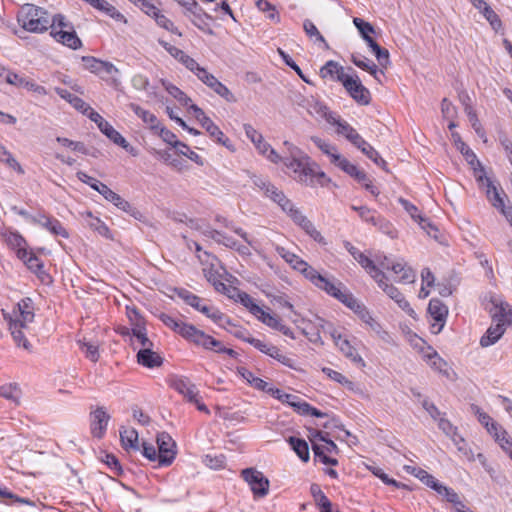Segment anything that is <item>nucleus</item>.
I'll use <instances>...</instances> for the list:
<instances>
[{
    "instance_id": "f257e3e1",
    "label": "nucleus",
    "mask_w": 512,
    "mask_h": 512,
    "mask_svg": "<svg viewBox=\"0 0 512 512\" xmlns=\"http://www.w3.org/2000/svg\"><path fill=\"white\" fill-rule=\"evenodd\" d=\"M284 145L288 147L290 156L285 157L283 162L293 172L295 180L311 187L326 184L328 179L325 173L319 169L316 163L311 161L309 156L288 141H285Z\"/></svg>"
},
{
    "instance_id": "f03ea898",
    "label": "nucleus",
    "mask_w": 512,
    "mask_h": 512,
    "mask_svg": "<svg viewBox=\"0 0 512 512\" xmlns=\"http://www.w3.org/2000/svg\"><path fill=\"white\" fill-rule=\"evenodd\" d=\"M2 315L8 321V330L14 344L30 352L32 345L26 333L29 330V324L34 321L35 317L32 299L28 297L21 299L10 314H5L2 309Z\"/></svg>"
},
{
    "instance_id": "7ed1b4c3",
    "label": "nucleus",
    "mask_w": 512,
    "mask_h": 512,
    "mask_svg": "<svg viewBox=\"0 0 512 512\" xmlns=\"http://www.w3.org/2000/svg\"><path fill=\"white\" fill-rule=\"evenodd\" d=\"M17 19L23 29L32 33H43L50 27L48 11L30 3L21 6Z\"/></svg>"
},
{
    "instance_id": "20e7f679",
    "label": "nucleus",
    "mask_w": 512,
    "mask_h": 512,
    "mask_svg": "<svg viewBox=\"0 0 512 512\" xmlns=\"http://www.w3.org/2000/svg\"><path fill=\"white\" fill-rule=\"evenodd\" d=\"M176 333L182 336L187 341L202 346L206 349H211L220 353H227L229 355L234 354V351L232 349L222 347L220 341L214 339L210 335H207L202 330H199L192 324H188L181 321Z\"/></svg>"
},
{
    "instance_id": "39448f33",
    "label": "nucleus",
    "mask_w": 512,
    "mask_h": 512,
    "mask_svg": "<svg viewBox=\"0 0 512 512\" xmlns=\"http://www.w3.org/2000/svg\"><path fill=\"white\" fill-rule=\"evenodd\" d=\"M277 204L281 207V209L286 212L291 219L299 225L309 236H311L315 241L321 243L324 241L321 233L315 228L313 223L307 219L305 215L302 214L297 208L294 207V204L284 195V201H278Z\"/></svg>"
},
{
    "instance_id": "423d86ee",
    "label": "nucleus",
    "mask_w": 512,
    "mask_h": 512,
    "mask_svg": "<svg viewBox=\"0 0 512 512\" xmlns=\"http://www.w3.org/2000/svg\"><path fill=\"white\" fill-rule=\"evenodd\" d=\"M499 319L495 325H491L486 333L480 339L482 347H488L495 344L505 332V327L510 323L512 312L508 304H501L499 308Z\"/></svg>"
},
{
    "instance_id": "0eeeda50",
    "label": "nucleus",
    "mask_w": 512,
    "mask_h": 512,
    "mask_svg": "<svg viewBox=\"0 0 512 512\" xmlns=\"http://www.w3.org/2000/svg\"><path fill=\"white\" fill-rule=\"evenodd\" d=\"M190 109L194 117L201 124V126L207 131L211 138L215 139L217 143L230 148L229 139L224 135L220 128L205 115L204 111L197 105H191Z\"/></svg>"
},
{
    "instance_id": "6e6552de",
    "label": "nucleus",
    "mask_w": 512,
    "mask_h": 512,
    "mask_svg": "<svg viewBox=\"0 0 512 512\" xmlns=\"http://www.w3.org/2000/svg\"><path fill=\"white\" fill-rule=\"evenodd\" d=\"M241 475L250 486L255 497L262 498L268 494L270 483L262 472L254 468H246L242 470Z\"/></svg>"
},
{
    "instance_id": "1a4fd4ad",
    "label": "nucleus",
    "mask_w": 512,
    "mask_h": 512,
    "mask_svg": "<svg viewBox=\"0 0 512 512\" xmlns=\"http://www.w3.org/2000/svg\"><path fill=\"white\" fill-rule=\"evenodd\" d=\"M158 463L160 466H169L176 456V443L172 437L162 432L157 435Z\"/></svg>"
},
{
    "instance_id": "9d476101",
    "label": "nucleus",
    "mask_w": 512,
    "mask_h": 512,
    "mask_svg": "<svg viewBox=\"0 0 512 512\" xmlns=\"http://www.w3.org/2000/svg\"><path fill=\"white\" fill-rule=\"evenodd\" d=\"M317 287L342 302L348 308H350L351 305H355V301L357 300L348 290H342L343 285L341 282L331 281L326 277H323V281L319 283Z\"/></svg>"
},
{
    "instance_id": "9b49d317",
    "label": "nucleus",
    "mask_w": 512,
    "mask_h": 512,
    "mask_svg": "<svg viewBox=\"0 0 512 512\" xmlns=\"http://www.w3.org/2000/svg\"><path fill=\"white\" fill-rule=\"evenodd\" d=\"M195 75L200 81H202L205 85L211 88L216 94L225 99L227 102H236V98L233 93L205 68L201 67L198 69Z\"/></svg>"
},
{
    "instance_id": "f8f14e48",
    "label": "nucleus",
    "mask_w": 512,
    "mask_h": 512,
    "mask_svg": "<svg viewBox=\"0 0 512 512\" xmlns=\"http://www.w3.org/2000/svg\"><path fill=\"white\" fill-rule=\"evenodd\" d=\"M348 94L359 104L368 105L371 101L369 90L361 83L357 75L345 77L342 83Z\"/></svg>"
},
{
    "instance_id": "ddd939ff",
    "label": "nucleus",
    "mask_w": 512,
    "mask_h": 512,
    "mask_svg": "<svg viewBox=\"0 0 512 512\" xmlns=\"http://www.w3.org/2000/svg\"><path fill=\"white\" fill-rule=\"evenodd\" d=\"M350 309L359 316V318L375 333L376 336L385 342L390 341L389 333L385 331L381 324L372 317L370 312L361 302L356 300L355 305H351Z\"/></svg>"
},
{
    "instance_id": "4468645a",
    "label": "nucleus",
    "mask_w": 512,
    "mask_h": 512,
    "mask_svg": "<svg viewBox=\"0 0 512 512\" xmlns=\"http://www.w3.org/2000/svg\"><path fill=\"white\" fill-rule=\"evenodd\" d=\"M428 313L434 322L431 324V332L439 334L445 326L448 316V307L439 299L432 298L428 304Z\"/></svg>"
},
{
    "instance_id": "2eb2a0df",
    "label": "nucleus",
    "mask_w": 512,
    "mask_h": 512,
    "mask_svg": "<svg viewBox=\"0 0 512 512\" xmlns=\"http://www.w3.org/2000/svg\"><path fill=\"white\" fill-rule=\"evenodd\" d=\"M331 336L334 340L335 345L339 348V350L343 353L345 357H347L357 365L364 366V361L362 357L360 356L356 347L352 344V342L348 339L346 335L334 330L331 333Z\"/></svg>"
},
{
    "instance_id": "dca6fc26",
    "label": "nucleus",
    "mask_w": 512,
    "mask_h": 512,
    "mask_svg": "<svg viewBox=\"0 0 512 512\" xmlns=\"http://www.w3.org/2000/svg\"><path fill=\"white\" fill-rule=\"evenodd\" d=\"M373 279L377 282L378 286L398 304L402 310L406 311L409 315L414 313V310L411 308L409 302L405 299L403 294L395 286L387 282L388 279L384 273L383 277H374Z\"/></svg>"
},
{
    "instance_id": "f3484780",
    "label": "nucleus",
    "mask_w": 512,
    "mask_h": 512,
    "mask_svg": "<svg viewBox=\"0 0 512 512\" xmlns=\"http://www.w3.org/2000/svg\"><path fill=\"white\" fill-rule=\"evenodd\" d=\"M110 415L104 407H98L90 413V430L93 437L101 439L106 433Z\"/></svg>"
},
{
    "instance_id": "a211bd4d",
    "label": "nucleus",
    "mask_w": 512,
    "mask_h": 512,
    "mask_svg": "<svg viewBox=\"0 0 512 512\" xmlns=\"http://www.w3.org/2000/svg\"><path fill=\"white\" fill-rule=\"evenodd\" d=\"M345 248L352 257L366 270L372 277H383V272L375 265L373 260L362 253L358 248L354 247L350 242H345Z\"/></svg>"
},
{
    "instance_id": "6ab92c4d",
    "label": "nucleus",
    "mask_w": 512,
    "mask_h": 512,
    "mask_svg": "<svg viewBox=\"0 0 512 512\" xmlns=\"http://www.w3.org/2000/svg\"><path fill=\"white\" fill-rule=\"evenodd\" d=\"M248 343L253 345L256 349L269 355L271 358L276 359L280 363L291 366V359L284 355L279 348L274 345L265 343L259 339L249 337L245 339Z\"/></svg>"
},
{
    "instance_id": "aec40b11",
    "label": "nucleus",
    "mask_w": 512,
    "mask_h": 512,
    "mask_svg": "<svg viewBox=\"0 0 512 512\" xmlns=\"http://www.w3.org/2000/svg\"><path fill=\"white\" fill-rule=\"evenodd\" d=\"M257 318L268 327L281 332L287 337H290L292 339L294 338V333L291 330V328L284 325L277 315L271 314L262 309V311L258 314Z\"/></svg>"
},
{
    "instance_id": "412c9836",
    "label": "nucleus",
    "mask_w": 512,
    "mask_h": 512,
    "mask_svg": "<svg viewBox=\"0 0 512 512\" xmlns=\"http://www.w3.org/2000/svg\"><path fill=\"white\" fill-rule=\"evenodd\" d=\"M163 47L167 50V52L181 62L187 69H189L194 74L201 68V66L197 63L195 59L187 55L183 50L179 49L176 46L170 45L166 42H160Z\"/></svg>"
},
{
    "instance_id": "4be33fe9",
    "label": "nucleus",
    "mask_w": 512,
    "mask_h": 512,
    "mask_svg": "<svg viewBox=\"0 0 512 512\" xmlns=\"http://www.w3.org/2000/svg\"><path fill=\"white\" fill-rule=\"evenodd\" d=\"M7 246L13 250L19 259H25L28 256V244L24 237L17 232L5 234Z\"/></svg>"
},
{
    "instance_id": "5701e85b",
    "label": "nucleus",
    "mask_w": 512,
    "mask_h": 512,
    "mask_svg": "<svg viewBox=\"0 0 512 512\" xmlns=\"http://www.w3.org/2000/svg\"><path fill=\"white\" fill-rule=\"evenodd\" d=\"M50 35L59 43L77 50L82 47V41L77 36L75 30H51Z\"/></svg>"
},
{
    "instance_id": "b1692460",
    "label": "nucleus",
    "mask_w": 512,
    "mask_h": 512,
    "mask_svg": "<svg viewBox=\"0 0 512 512\" xmlns=\"http://www.w3.org/2000/svg\"><path fill=\"white\" fill-rule=\"evenodd\" d=\"M251 179L253 184L275 203L284 201V193L278 190V188L272 185L267 179L256 175H253Z\"/></svg>"
},
{
    "instance_id": "393cba45",
    "label": "nucleus",
    "mask_w": 512,
    "mask_h": 512,
    "mask_svg": "<svg viewBox=\"0 0 512 512\" xmlns=\"http://www.w3.org/2000/svg\"><path fill=\"white\" fill-rule=\"evenodd\" d=\"M351 61L360 69L369 72L379 82V77L384 75V71L382 69H379L373 61H371L364 55L352 54Z\"/></svg>"
},
{
    "instance_id": "a878e982",
    "label": "nucleus",
    "mask_w": 512,
    "mask_h": 512,
    "mask_svg": "<svg viewBox=\"0 0 512 512\" xmlns=\"http://www.w3.org/2000/svg\"><path fill=\"white\" fill-rule=\"evenodd\" d=\"M177 391L183 395L187 401L196 405L197 409L206 414H210L207 406L202 402V397L199 395L196 386H175Z\"/></svg>"
},
{
    "instance_id": "bb28decb",
    "label": "nucleus",
    "mask_w": 512,
    "mask_h": 512,
    "mask_svg": "<svg viewBox=\"0 0 512 512\" xmlns=\"http://www.w3.org/2000/svg\"><path fill=\"white\" fill-rule=\"evenodd\" d=\"M470 412L477 416L478 421L486 428L487 432L493 436L502 427L495 422L487 413L483 412L481 408L475 404L470 405Z\"/></svg>"
},
{
    "instance_id": "cd10ccee",
    "label": "nucleus",
    "mask_w": 512,
    "mask_h": 512,
    "mask_svg": "<svg viewBox=\"0 0 512 512\" xmlns=\"http://www.w3.org/2000/svg\"><path fill=\"white\" fill-rule=\"evenodd\" d=\"M331 123L336 126V132L344 136L353 145L358 142L362 143L360 141L361 135L347 121L334 119Z\"/></svg>"
},
{
    "instance_id": "c85d7f7f",
    "label": "nucleus",
    "mask_w": 512,
    "mask_h": 512,
    "mask_svg": "<svg viewBox=\"0 0 512 512\" xmlns=\"http://www.w3.org/2000/svg\"><path fill=\"white\" fill-rule=\"evenodd\" d=\"M137 360L139 364L153 368L162 364V358L156 352L151 350V347L141 348L137 353Z\"/></svg>"
},
{
    "instance_id": "c756f323",
    "label": "nucleus",
    "mask_w": 512,
    "mask_h": 512,
    "mask_svg": "<svg viewBox=\"0 0 512 512\" xmlns=\"http://www.w3.org/2000/svg\"><path fill=\"white\" fill-rule=\"evenodd\" d=\"M478 180L481 181L486 186V196L491 202V204L499 209L504 205L503 198L501 197L498 189L493 184V182L486 176L479 175Z\"/></svg>"
},
{
    "instance_id": "7c9ffc66",
    "label": "nucleus",
    "mask_w": 512,
    "mask_h": 512,
    "mask_svg": "<svg viewBox=\"0 0 512 512\" xmlns=\"http://www.w3.org/2000/svg\"><path fill=\"white\" fill-rule=\"evenodd\" d=\"M320 73L323 78L330 76L334 80L339 81L341 83L344 82L345 77L349 76V74L345 73L344 68L333 60L328 61L321 68Z\"/></svg>"
},
{
    "instance_id": "2f4dec72",
    "label": "nucleus",
    "mask_w": 512,
    "mask_h": 512,
    "mask_svg": "<svg viewBox=\"0 0 512 512\" xmlns=\"http://www.w3.org/2000/svg\"><path fill=\"white\" fill-rule=\"evenodd\" d=\"M120 440L125 450L133 449L139 450L138 432L132 427H121Z\"/></svg>"
},
{
    "instance_id": "473e14b6",
    "label": "nucleus",
    "mask_w": 512,
    "mask_h": 512,
    "mask_svg": "<svg viewBox=\"0 0 512 512\" xmlns=\"http://www.w3.org/2000/svg\"><path fill=\"white\" fill-rule=\"evenodd\" d=\"M99 129L113 143L119 145L120 147H122L125 150H128L129 143L117 130H115L113 128V126L109 122L102 121L101 123H99Z\"/></svg>"
},
{
    "instance_id": "72a5a7b5",
    "label": "nucleus",
    "mask_w": 512,
    "mask_h": 512,
    "mask_svg": "<svg viewBox=\"0 0 512 512\" xmlns=\"http://www.w3.org/2000/svg\"><path fill=\"white\" fill-rule=\"evenodd\" d=\"M100 194L109 202L113 203L117 208L122 211L130 212L132 209L131 204L123 199L119 194L112 191L107 185L101 186Z\"/></svg>"
},
{
    "instance_id": "f704fd0d",
    "label": "nucleus",
    "mask_w": 512,
    "mask_h": 512,
    "mask_svg": "<svg viewBox=\"0 0 512 512\" xmlns=\"http://www.w3.org/2000/svg\"><path fill=\"white\" fill-rule=\"evenodd\" d=\"M129 108L142 119L144 123H146L151 130H158L159 128V120L157 117L148 110L143 109L138 104L130 103Z\"/></svg>"
},
{
    "instance_id": "c9c22d12",
    "label": "nucleus",
    "mask_w": 512,
    "mask_h": 512,
    "mask_svg": "<svg viewBox=\"0 0 512 512\" xmlns=\"http://www.w3.org/2000/svg\"><path fill=\"white\" fill-rule=\"evenodd\" d=\"M162 85L165 88V90L173 97L175 98L182 106L187 107L188 111L192 113V110L190 109L191 104V98L188 97L181 89H179L177 86L162 80Z\"/></svg>"
},
{
    "instance_id": "e433bc0d",
    "label": "nucleus",
    "mask_w": 512,
    "mask_h": 512,
    "mask_svg": "<svg viewBox=\"0 0 512 512\" xmlns=\"http://www.w3.org/2000/svg\"><path fill=\"white\" fill-rule=\"evenodd\" d=\"M203 272L206 279L214 286L218 292L226 293L228 287L222 282V276L215 268V264L213 266L203 268Z\"/></svg>"
},
{
    "instance_id": "4c0bfd02",
    "label": "nucleus",
    "mask_w": 512,
    "mask_h": 512,
    "mask_svg": "<svg viewBox=\"0 0 512 512\" xmlns=\"http://www.w3.org/2000/svg\"><path fill=\"white\" fill-rule=\"evenodd\" d=\"M92 7L105 13L106 15L110 16L112 19L116 21L126 22L124 15L121 14L112 4H110L106 0H94Z\"/></svg>"
},
{
    "instance_id": "58836bf2",
    "label": "nucleus",
    "mask_w": 512,
    "mask_h": 512,
    "mask_svg": "<svg viewBox=\"0 0 512 512\" xmlns=\"http://www.w3.org/2000/svg\"><path fill=\"white\" fill-rule=\"evenodd\" d=\"M391 270L395 274H401L400 281L403 283H412L415 280V272L402 261L393 263Z\"/></svg>"
},
{
    "instance_id": "ea45409f",
    "label": "nucleus",
    "mask_w": 512,
    "mask_h": 512,
    "mask_svg": "<svg viewBox=\"0 0 512 512\" xmlns=\"http://www.w3.org/2000/svg\"><path fill=\"white\" fill-rule=\"evenodd\" d=\"M288 442L302 461L307 462L309 460V447L305 440L292 436Z\"/></svg>"
},
{
    "instance_id": "a19ab883",
    "label": "nucleus",
    "mask_w": 512,
    "mask_h": 512,
    "mask_svg": "<svg viewBox=\"0 0 512 512\" xmlns=\"http://www.w3.org/2000/svg\"><path fill=\"white\" fill-rule=\"evenodd\" d=\"M450 439L456 446L458 452L461 453L464 458H466L468 461H474V453L469 448L466 440L461 435H459L458 432L454 434Z\"/></svg>"
},
{
    "instance_id": "79ce46f5",
    "label": "nucleus",
    "mask_w": 512,
    "mask_h": 512,
    "mask_svg": "<svg viewBox=\"0 0 512 512\" xmlns=\"http://www.w3.org/2000/svg\"><path fill=\"white\" fill-rule=\"evenodd\" d=\"M436 492L443 496L448 502L452 503L454 506H461L464 507V503L461 501L458 493L443 484H440L438 488L436 489Z\"/></svg>"
},
{
    "instance_id": "37998d69",
    "label": "nucleus",
    "mask_w": 512,
    "mask_h": 512,
    "mask_svg": "<svg viewBox=\"0 0 512 512\" xmlns=\"http://www.w3.org/2000/svg\"><path fill=\"white\" fill-rule=\"evenodd\" d=\"M276 251L287 263H289L296 270H299L301 267L305 265L304 260H302L296 254L289 252L284 247H277Z\"/></svg>"
},
{
    "instance_id": "c03bdc74",
    "label": "nucleus",
    "mask_w": 512,
    "mask_h": 512,
    "mask_svg": "<svg viewBox=\"0 0 512 512\" xmlns=\"http://www.w3.org/2000/svg\"><path fill=\"white\" fill-rule=\"evenodd\" d=\"M413 475L434 491H436L438 486L441 484L434 476L422 468H413Z\"/></svg>"
},
{
    "instance_id": "a18cd8bd",
    "label": "nucleus",
    "mask_w": 512,
    "mask_h": 512,
    "mask_svg": "<svg viewBox=\"0 0 512 512\" xmlns=\"http://www.w3.org/2000/svg\"><path fill=\"white\" fill-rule=\"evenodd\" d=\"M255 147L260 154L266 156L271 162L278 163L281 160L278 153L264 140V138H262L261 142H258Z\"/></svg>"
},
{
    "instance_id": "49530a36",
    "label": "nucleus",
    "mask_w": 512,
    "mask_h": 512,
    "mask_svg": "<svg viewBox=\"0 0 512 512\" xmlns=\"http://www.w3.org/2000/svg\"><path fill=\"white\" fill-rule=\"evenodd\" d=\"M311 140L324 154L330 157L331 163L334 164V156H340L337 152V148L319 137L314 136Z\"/></svg>"
},
{
    "instance_id": "de8ad7c7",
    "label": "nucleus",
    "mask_w": 512,
    "mask_h": 512,
    "mask_svg": "<svg viewBox=\"0 0 512 512\" xmlns=\"http://www.w3.org/2000/svg\"><path fill=\"white\" fill-rule=\"evenodd\" d=\"M177 295L181 298L187 305L193 307L198 310L201 304L203 303V299L193 294L192 292L186 289H179L177 291Z\"/></svg>"
},
{
    "instance_id": "09e8293b",
    "label": "nucleus",
    "mask_w": 512,
    "mask_h": 512,
    "mask_svg": "<svg viewBox=\"0 0 512 512\" xmlns=\"http://www.w3.org/2000/svg\"><path fill=\"white\" fill-rule=\"evenodd\" d=\"M118 73L119 69L114 64L108 61H101L98 75L103 79H105L104 74L111 76V83L116 86L119 84V80L114 75Z\"/></svg>"
},
{
    "instance_id": "8fccbe9b",
    "label": "nucleus",
    "mask_w": 512,
    "mask_h": 512,
    "mask_svg": "<svg viewBox=\"0 0 512 512\" xmlns=\"http://www.w3.org/2000/svg\"><path fill=\"white\" fill-rule=\"evenodd\" d=\"M493 437L500 447L509 455L512 456V439L508 437L507 432L502 428L500 431L495 432Z\"/></svg>"
},
{
    "instance_id": "3c124183",
    "label": "nucleus",
    "mask_w": 512,
    "mask_h": 512,
    "mask_svg": "<svg viewBox=\"0 0 512 512\" xmlns=\"http://www.w3.org/2000/svg\"><path fill=\"white\" fill-rule=\"evenodd\" d=\"M2 162H5V164L10 168L12 171H14L17 175L22 176L24 175L25 171L21 164L8 152L2 147Z\"/></svg>"
},
{
    "instance_id": "603ef678",
    "label": "nucleus",
    "mask_w": 512,
    "mask_h": 512,
    "mask_svg": "<svg viewBox=\"0 0 512 512\" xmlns=\"http://www.w3.org/2000/svg\"><path fill=\"white\" fill-rule=\"evenodd\" d=\"M465 112L467 114V117L469 119V122L471 123L472 128L475 130L476 134L484 138L485 137V131L482 128V125L480 124L477 114L474 111V109L470 105L465 106Z\"/></svg>"
},
{
    "instance_id": "864d4df0",
    "label": "nucleus",
    "mask_w": 512,
    "mask_h": 512,
    "mask_svg": "<svg viewBox=\"0 0 512 512\" xmlns=\"http://www.w3.org/2000/svg\"><path fill=\"white\" fill-rule=\"evenodd\" d=\"M308 280H310L316 287L323 281V277L317 270L311 267L306 261L305 265L299 270Z\"/></svg>"
},
{
    "instance_id": "5fc2aeb1",
    "label": "nucleus",
    "mask_w": 512,
    "mask_h": 512,
    "mask_svg": "<svg viewBox=\"0 0 512 512\" xmlns=\"http://www.w3.org/2000/svg\"><path fill=\"white\" fill-rule=\"evenodd\" d=\"M49 28L51 30H74L73 24L67 21L65 16L62 14H56L52 17V20H50Z\"/></svg>"
},
{
    "instance_id": "6e6d98bb",
    "label": "nucleus",
    "mask_w": 512,
    "mask_h": 512,
    "mask_svg": "<svg viewBox=\"0 0 512 512\" xmlns=\"http://www.w3.org/2000/svg\"><path fill=\"white\" fill-rule=\"evenodd\" d=\"M45 229L48 230L53 235L62 236L63 238L69 237L67 230L63 227L61 222L56 218L50 217Z\"/></svg>"
},
{
    "instance_id": "4d7b16f0",
    "label": "nucleus",
    "mask_w": 512,
    "mask_h": 512,
    "mask_svg": "<svg viewBox=\"0 0 512 512\" xmlns=\"http://www.w3.org/2000/svg\"><path fill=\"white\" fill-rule=\"evenodd\" d=\"M334 164L351 177L354 176V174L359 169L356 165L352 164L348 159L344 158L342 155L334 156Z\"/></svg>"
},
{
    "instance_id": "13d9d810",
    "label": "nucleus",
    "mask_w": 512,
    "mask_h": 512,
    "mask_svg": "<svg viewBox=\"0 0 512 512\" xmlns=\"http://www.w3.org/2000/svg\"><path fill=\"white\" fill-rule=\"evenodd\" d=\"M374 226H377L381 232L388 235L391 238L396 237V230L393 225L381 216L375 215V223H372Z\"/></svg>"
},
{
    "instance_id": "bf43d9fd",
    "label": "nucleus",
    "mask_w": 512,
    "mask_h": 512,
    "mask_svg": "<svg viewBox=\"0 0 512 512\" xmlns=\"http://www.w3.org/2000/svg\"><path fill=\"white\" fill-rule=\"evenodd\" d=\"M239 299L243 306H245L254 316L262 311V308L254 302V299L247 293H239Z\"/></svg>"
},
{
    "instance_id": "052dcab7",
    "label": "nucleus",
    "mask_w": 512,
    "mask_h": 512,
    "mask_svg": "<svg viewBox=\"0 0 512 512\" xmlns=\"http://www.w3.org/2000/svg\"><path fill=\"white\" fill-rule=\"evenodd\" d=\"M303 29H304L305 33L307 34V36H309L310 38L314 37L315 41H319V42H322L325 45H327L325 38L319 32V30L317 29V27L314 25V23L311 20H309V19L304 20Z\"/></svg>"
},
{
    "instance_id": "680f3d73",
    "label": "nucleus",
    "mask_w": 512,
    "mask_h": 512,
    "mask_svg": "<svg viewBox=\"0 0 512 512\" xmlns=\"http://www.w3.org/2000/svg\"><path fill=\"white\" fill-rule=\"evenodd\" d=\"M483 16L486 18V20L490 23L492 28L495 31H498L501 26L502 22L499 18V16L495 13V11L490 6H485L484 10L481 12Z\"/></svg>"
},
{
    "instance_id": "e2e57ef3",
    "label": "nucleus",
    "mask_w": 512,
    "mask_h": 512,
    "mask_svg": "<svg viewBox=\"0 0 512 512\" xmlns=\"http://www.w3.org/2000/svg\"><path fill=\"white\" fill-rule=\"evenodd\" d=\"M177 153L179 155L186 156L191 161L195 162L198 165H203V159L196 152L190 150V148L183 142L180 143L178 148H176Z\"/></svg>"
},
{
    "instance_id": "0e129e2a",
    "label": "nucleus",
    "mask_w": 512,
    "mask_h": 512,
    "mask_svg": "<svg viewBox=\"0 0 512 512\" xmlns=\"http://www.w3.org/2000/svg\"><path fill=\"white\" fill-rule=\"evenodd\" d=\"M2 386V399L7 400L10 404L18 405L21 391L18 386H7L8 391H4Z\"/></svg>"
},
{
    "instance_id": "69168bd1",
    "label": "nucleus",
    "mask_w": 512,
    "mask_h": 512,
    "mask_svg": "<svg viewBox=\"0 0 512 512\" xmlns=\"http://www.w3.org/2000/svg\"><path fill=\"white\" fill-rule=\"evenodd\" d=\"M157 131H158L159 136L163 139V141H165L166 143H168L169 145H171L174 148H178L181 141L177 140V136L172 131L168 130L165 127H160V126Z\"/></svg>"
},
{
    "instance_id": "338daca9",
    "label": "nucleus",
    "mask_w": 512,
    "mask_h": 512,
    "mask_svg": "<svg viewBox=\"0 0 512 512\" xmlns=\"http://www.w3.org/2000/svg\"><path fill=\"white\" fill-rule=\"evenodd\" d=\"M353 23L357 27L363 39L375 33L374 27L369 22H366L361 18H354Z\"/></svg>"
},
{
    "instance_id": "774afa93",
    "label": "nucleus",
    "mask_w": 512,
    "mask_h": 512,
    "mask_svg": "<svg viewBox=\"0 0 512 512\" xmlns=\"http://www.w3.org/2000/svg\"><path fill=\"white\" fill-rule=\"evenodd\" d=\"M351 209L357 211L360 218L368 223H375L376 212L366 206H355L352 205Z\"/></svg>"
}]
</instances>
